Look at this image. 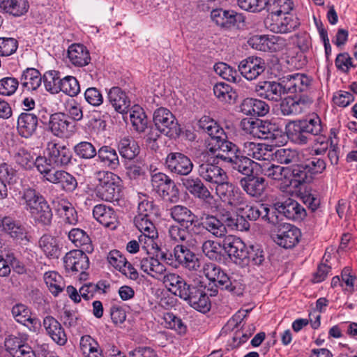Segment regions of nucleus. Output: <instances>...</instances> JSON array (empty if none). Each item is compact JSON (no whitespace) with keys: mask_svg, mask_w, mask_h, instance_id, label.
<instances>
[{"mask_svg":"<svg viewBox=\"0 0 357 357\" xmlns=\"http://www.w3.org/2000/svg\"><path fill=\"white\" fill-rule=\"evenodd\" d=\"M130 119L132 126L138 132H144L147 128L148 119L143 109L139 106H135L130 114Z\"/></svg>","mask_w":357,"mask_h":357,"instance_id":"052dcab7","label":"nucleus"},{"mask_svg":"<svg viewBox=\"0 0 357 357\" xmlns=\"http://www.w3.org/2000/svg\"><path fill=\"white\" fill-rule=\"evenodd\" d=\"M44 279L50 291L54 296H58L63 291L64 285L61 283L62 278L56 272H46L44 275Z\"/></svg>","mask_w":357,"mask_h":357,"instance_id":"0e129e2a","label":"nucleus"},{"mask_svg":"<svg viewBox=\"0 0 357 357\" xmlns=\"http://www.w3.org/2000/svg\"><path fill=\"white\" fill-rule=\"evenodd\" d=\"M42 77L40 72L35 68H26L23 71L20 78V84L28 91H35L40 85Z\"/></svg>","mask_w":357,"mask_h":357,"instance_id":"49530a36","label":"nucleus"},{"mask_svg":"<svg viewBox=\"0 0 357 357\" xmlns=\"http://www.w3.org/2000/svg\"><path fill=\"white\" fill-rule=\"evenodd\" d=\"M261 171L264 176L273 180L279 181L284 178L285 179V182L287 183V167H284L280 165L271 164L263 166Z\"/></svg>","mask_w":357,"mask_h":357,"instance_id":"338daca9","label":"nucleus"},{"mask_svg":"<svg viewBox=\"0 0 357 357\" xmlns=\"http://www.w3.org/2000/svg\"><path fill=\"white\" fill-rule=\"evenodd\" d=\"M96 178L98 183L95 188V193L98 198L110 202L119 199V176L112 172L99 171L96 173Z\"/></svg>","mask_w":357,"mask_h":357,"instance_id":"20e7f679","label":"nucleus"},{"mask_svg":"<svg viewBox=\"0 0 357 357\" xmlns=\"http://www.w3.org/2000/svg\"><path fill=\"white\" fill-rule=\"evenodd\" d=\"M305 167L309 172V174L312 176V178L319 174H321L326 169L325 160L318 156H312L303 161Z\"/></svg>","mask_w":357,"mask_h":357,"instance_id":"774afa93","label":"nucleus"},{"mask_svg":"<svg viewBox=\"0 0 357 357\" xmlns=\"http://www.w3.org/2000/svg\"><path fill=\"white\" fill-rule=\"evenodd\" d=\"M282 79L285 93L307 91L312 81L310 77L303 73L289 74Z\"/></svg>","mask_w":357,"mask_h":357,"instance_id":"412c9836","label":"nucleus"},{"mask_svg":"<svg viewBox=\"0 0 357 357\" xmlns=\"http://www.w3.org/2000/svg\"><path fill=\"white\" fill-rule=\"evenodd\" d=\"M265 61L261 57L249 56L242 60L238 65V70L248 80H253L261 75L266 70Z\"/></svg>","mask_w":357,"mask_h":357,"instance_id":"2eb2a0df","label":"nucleus"},{"mask_svg":"<svg viewBox=\"0 0 357 357\" xmlns=\"http://www.w3.org/2000/svg\"><path fill=\"white\" fill-rule=\"evenodd\" d=\"M253 163L254 162L248 157L245 156L242 152L233 159L231 158L230 161L227 162L232 170L236 171L245 176L253 174Z\"/></svg>","mask_w":357,"mask_h":357,"instance_id":"a18cd8bd","label":"nucleus"},{"mask_svg":"<svg viewBox=\"0 0 357 357\" xmlns=\"http://www.w3.org/2000/svg\"><path fill=\"white\" fill-rule=\"evenodd\" d=\"M171 218L181 226L188 225V222L192 218H195L196 215L187 206L175 205L169 208Z\"/></svg>","mask_w":357,"mask_h":357,"instance_id":"3c124183","label":"nucleus"},{"mask_svg":"<svg viewBox=\"0 0 357 357\" xmlns=\"http://www.w3.org/2000/svg\"><path fill=\"white\" fill-rule=\"evenodd\" d=\"M120 155L126 161L133 160L139 153L140 149L137 142L131 137H123L117 144Z\"/></svg>","mask_w":357,"mask_h":357,"instance_id":"58836bf2","label":"nucleus"},{"mask_svg":"<svg viewBox=\"0 0 357 357\" xmlns=\"http://www.w3.org/2000/svg\"><path fill=\"white\" fill-rule=\"evenodd\" d=\"M241 111L246 115L262 116L268 112L269 107L263 100L248 98L241 103Z\"/></svg>","mask_w":357,"mask_h":357,"instance_id":"c9c22d12","label":"nucleus"},{"mask_svg":"<svg viewBox=\"0 0 357 357\" xmlns=\"http://www.w3.org/2000/svg\"><path fill=\"white\" fill-rule=\"evenodd\" d=\"M17 171L7 163L0 165V199L7 197L8 190L5 181L8 184L15 183L17 180Z\"/></svg>","mask_w":357,"mask_h":357,"instance_id":"79ce46f5","label":"nucleus"},{"mask_svg":"<svg viewBox=\"0 0 357 357\" xmlns=\"http://www.w3.org/2000/svg\"><path fill=\"white\" fill-rule=\"evenodd\" d=\"M255 92L264 99L278 102L282 100V96L285 94L282 79L281 82L275 81H264L259 82L255 86Z\"/></svg>","mask_w":357,"mask_h":357,"instance_id":"6ab92c4d","label":"nucleus"},{"mask_svg":"<svg viewBox=\"0 0 357 357\" xmlns=\"http://www.w3.org/2000/svg\"><path fill=\"white\" fill-rule=\"evenodd\" d=\"M1 227L5 233L19 243L26 244L29 241L27 231L20 221L10 217H4L1 220Z\"/></svg>","mask_w":357,"mask_h":357,"instance_id":"5701e85b","label":"nucleus"},{"mask_svg":"<svg viewBox=\"0 0 357 357\" xmlns=\"http://www.w3.org/2000/svg\"><path fill=\"white\" fill-rule=\"evenodd\" d=\"M302 121L311 138L318 136L316 140L318 143L323 144L326 137L322 134L323 126L321 119L317 114H314L311 117Z\"/></svg>","mask_w":357,"mask_h":357,"instance_id":"8fccbe9b","label":"nucleus"},{"mask_svg":"<svg viewBox=\"0 0 357 357\" xmlns=\"http://www.w3.org/2000/svg\"><path fill=\"white\" fill-rule=\"evenodd\" d=\"M68 56L71 63L79 67L88 65L91 61L89 51L82 44L74 43L69 46Z\"/></svg>","mask_w":357,"mask_h":357,"instance_id":"f704fd0d","label":"nucleus"},{"mask_svg":"<svg viewBox=\"0 0 357 357\" xmlns=\"http://www.w3.org/2000/svg\"><path fill=\"white\" fill-rule=\"evenodd\" d=\"M73 151L79 159L91 160L96 156L98 150L92 143L82 141L74 146Z\"/></svg>","mask_w":357,"mask_h":357,"instance_id":"13d9d810","label":"nucleus"},{"mask_svg":"<svg viewBox=\"0 0 357 357\" xmlns=\"http://www.w3.org/2000/svg\"><path fill=\"white\" fill-rule=\"evenodd\" d=\"M282 215L289 220L301 221L306 216V211L297 201L287 198L280 202Z\"/></svg>","mask_w":357,"mask_h":357,"instance_id":"c85d7f7f","label":"nucleus"},{"mask_svg":"<svg viewBox=\"0 0 357 357\" xmlns=\"http://www.w3.org/2000/svg\"><path fill=\"white\" fill-rule=\"evenodd\" d=\"M40 119L33 112H23L17 119V131L20 136L29 139L36 134Z\"/></svg>","mask_w":357,"mask_h":357,"instance_id":"4468645a","label":"nucleus"},{"mask_svg":"<svg viewBox=\"0 0 357 357\" xmlns=\"http://www.w3.org/2000/svg\"><path fill=\"white\" fill-rule=\"evenodd\" d=\"M94 218L105 227L114 229L117 225V215L112 207L105 204H97L93 207Z\"/></svg>","mask_w":357,"mask_h":357,"instance_id":"a878e982","label":"nucleus"},{"mask_svg":"<svg viewBox=\"0 0 357 357\" xmlns=\"http://www.w3.org/2000/svg\"><path fill=\"white\" fill-rule=\"evenodd\" d=\"M42 79L47 91L53 94L60 91V83H61L62 79L59 76V72L56 70L46 72Z\"/></svg>","mask_w":357,"mask_h":357,"instance_id":"680f3d73","label":"nucleus"},{"mask_svg":"<svg viewBox=\"0 0 357 357\" xmlns=\"http://www.w3.org/2000/svg\"><path fill=\"white\" fill-rule=\"evenodd\" d=\"M180 185L195 198L202 200L205 204L211 206L214 197L204 184L199 176L188 175L180 178Z\"/></svg>","mask_w":357,"mask_h":357,"instance_id":"0eeeda50","label":"nucleus"},{"mask_svg":"<svg viewBox=\"0 0 357 357\" xmlns=\"http://www.w3.org/2000/svg\"><path fill=\"white\" fill-rule=\"evenodd\" d=\"M185 295L184 294L183 300L194 309L199 312H207L210 310L211 303L202 286H197L188 283L186 288Z\"/></svg>","mask_w":357,"mask_h":357,"instance_id":"9d476101","label":"nucleus"},{"mask_svg":"<svg viewBox=\"0 0 357 357\" xmlns=\"http://www.w3.org/2000/svg\"><path fill=\"white\" fill-rule=\"evenodd\" d=\"M47 155L50 162L54 166L63 167L71 162L73 154L64 145L50 142L47 147Z\"/></svg>","mask_w":357,"mask_h":357,"instance_id":"aec40b11","label":"nucleus"},{"mask_svg":"<svg viewBox=\"0 0 357 357\" xmlns=\"http://www.w3.org/2000/svg\"><path fill=\"white\" fill-rule=\"evenodd\" d=\"M26 209L36 223L43 226L52 224L53 213L45 197L32 188H24L22 195Z\"/></svg>","mask_w":357,"mask_h":357,"instance_id":"f03ea898","label":"nucleus"},{"mask_svg":"<svg viewBox=\"0 0 357 357\" xmlns=\"http://www.w3.org/2000/svg\"><path fill=\"white\" fill-rule=\"evenodd\" d=\"M197 162V174L206 182L214 184L216 186L222 184L226 180H228V176L226 172L220 167L216 165L215 160L217 158H213V160L207 156V153L202 152L200 158Z\"/></svg>","mask_w":357,"mask_h":357,"instance_id":"39448f33","label":"nucleus"},{"mask_svg":"<svg viewBox=\"0 0 357 357\" xmlns=\"http://www.w3.org/2000/svg\"><path fill=\"white\" fill-rule=\"evenodd\" d=\"M162 282L169 292L183 299L188 284L184 278L176 273H167L163 275Z\"/></svg>","mask_w":357,"mask_h":357,"instance_id":"2f4dec72","label":"nucleus"},{"mask_svg":"<svg viewBox=\"0 0 357 357\" xmlns=\"http://www.w3.org/2000/svg\"><path fill=\"white\" fill-rule=\"evenodd\" d=\"M84 250H73L66 254L63 263L68 272H82L89 268V259Z\"/></svg>","mask_w":357,"mask_h":357,"instance_id":"dca6fc26","label":"nucleus"},{"mask_svg":"<svg viewBox=\"0 0 357 357\" xmlns=\"http://www.w3.org/2000/svg\"><path fill=\"white\" fill-rule=\"evenodd\" d=\"M43 325L47 334L58 345L63 346L67 342V335L61 324L53 317L44 318Z\"/></svg>","mask_w":357,"mask_h":357,"instance_id":"393cba45","label":"nucleus"},{"mask_svg":"<svg viewBox=\"0 0 357 357\" xmlns=\"http://www.w3.org/2000/svg\"><path fill=\"white\" fill-rule=\"evenodd\" d=\"M166 169L172 174L183 177L190 175L194 169L191 159L181 152H170L165 161Z\"/></svg>","mask_w":357,"mask_h":357,"instance_id":"6e6552de","label":"nucleus"},{"mask_svg":"<svg viewBox=\"0 0 357 357\" xmlns=\"http://www.w3.org/2000/svg\"><path fill=\"white\" fill-rule=\"evenodd\" d=\"M68 238L76 247L80 248V250H84L87 253H91L93 251L91 240L83 229H72L68 233Z\"/></svg>","mask_w":357,"mask_h":357,"instance_id":"37998d69","label":"nucleus"},{"mask_svg":"<svg viewBox=\"0 0 357 357\" xmlns=\"http://www.w3.org/2000/svg\"><path fill=\"white\" fill-rule=\"evenodd\" d=\"M241 125L243 130L253 137L272 142H280V139L284 136L282 126L275 121L243 119Z\"/></svg>","mask_w":357,"mask_h":357,"instance_id":"7ed1b4c3","label":"nucleus"},{"mask_svg":"<svg viewBox=\"0 0 357 357\" xmlns=\"http://www.w3.org/2000/svg\"><path fill=\"white\" fill-rule=\"evenodd\" d=\"M213 93L217 98L226 103H234L237 98L236 92L228 84L217 83L213 86Z\"/></svg>","mask_w":357,"mask_h":357,"instance_id":"5fc2aeb1","label":"nucleus"},{"mask_svg":"<svg viewBox=\"0 0 357 357\" xmlns=\"http://www.w3.org/2000/svg\"><path fill=\"white\" fill-rule=\"evenodd\" d=\"M153 122L160 132L169 138L176 139L181 135L180 125L174 114L167 108L160 107L154 112Z\"/></svg>","mask_w":357,"mask_h":357,"instance_id":"423d86ee","label":"nucleus"},{"mask_svg":"<svg viewBox=\"0 0 357 357\" xmlns=\"http://www.w3.org/2000/svg\"><path fill=\"white\" fill-rule=\"evenodd\" d=\"M239 184L248 195L255 199L261 197L268 186L265 178L253 174L241 178Z\"/></svg>","mask_w":357,"mask_h":357,"instance_id":"f3484780","label":"nucleus"},{"mask_svg":"<svg viewBox=\"0 0 357 357\" xmlns=\"http://www.w3.org/2000/svg\"><path fill=\"white\" fill-rule=\"evenodd\" d=\"M301 236V231L296 226L288 223L280 224L278 226L274 241L284 248H292L299 242Z\"/></svg>","mask_w":357,"mask_h":357,"instance_id":"f8f14e48","label":"nucleus"},{"mask_svg":"<svg viewBox=\"0 0 357 357\" xmlns=\"http://www.w3.org/2000/svg\"><path fill=\"white\" fill-rule=\"evenodd\" d=\"M12 314L16 321L24 325H26V322L33 326L40 324L38 319L32 318L30 309L22 303L15 304L12 307Z\"/></svg>","mask_w":357,"mask_h":357,"instance_id":"09e8293b","label":"nucleus"},{"mask_svg":"<svg viewBox=\"0 0 357 357\" xmlns=\"http://www.w3.org/2000/svg\"><path fill=\"white\" fill-rule=\"evenodd\" d=\"M109 103L115 111L124 114L128 112L130 100L126 93L119 86L112 87L107 93Z\"/></svg>","mask_w":357,"mask_h":357,"instance_id":"bb28decb","label":"nucleus"},{"mask_svg":"<svg viewBox=\"0 0 357 357\" xmlns=\"http://www.w3.org/2000/svg\"><path fill=\"white\" fill-rule=\"evenodd\" d=\"M215 192L223 202L231 206L239 208L241 206H244L247 202L246 197L240 189L229 182L228 180L224 181L219 186H216Z\"/></svg>","mask_w":357,"mask_h":357,"instance_id":"1a4fd4ad","label":"nucleus"},{"mask_svg":"<svg viewBox=\"0 0 357 357\" xmlns=\"http://www.w3.org/2000/svg\"><path fill=\"white\" fill-rule=\"evenodd\" d=\"M56 211L66 224L74 225L77 223V213L71 204L59 203L56 208Z\"/></svg>","mask_w":357,"mask_h":357,"instance_id":"e2e57ef3","label":"nucleus"},{"mask_svg":"<svg viewBox=\"0 0 357 357\" xmlns=\"http://www.w3.org/2000/svg\"><path fill=\"white\" fill-rule=\"evenodd\" d=\"M71 124L68 115L62 112L51 114L48 122L49 130L54 135L59 137L69 131Z\"/></svg>","mask_w":357,"mask_h":357,"instance_id":"7c9ffc66","label":"nucleus"},{"mask_svg":"<svg viewBox=\"0 0 357 357\" xmlns=\"http://www.w3.org/2000/svg\"><path fill=\"white\" fill-rule=\"evenodd\" d=\"M211 18L217 26L225 29H229L235 26L238 22H243L241 14L233 10L222 8L213 9L211 12Z\"/></svg>","mask_w":357,"mask_h":357,"instance_id":"a211bd4d","label":"nucleus"},{"mask_svg":"<svg viewBox=\"0 0 357 357\" xmlns=\"http://www.w3.org/2000/svg\"><path fill=\"white\" fill-rule=\"evenodd\" d=\"M157 193L171 203L178 202L180 198L179 190L172 178L163 185Z\"/></svg>","mask_w":357,"mask_h":357,"instance_id":"bf43d9fd","label":"nucleus"},{"mask_svg":"<svg viewBox=\"0 0 357 357\" xmlns=\"http://www.w3.org/2000/svg\"><path fill=\"white\" fill-rule=\"evenodd\" d=\"M287 132L289 137L299 145L306 144L312 139L302 120L293 121Z\"/></svg>","mask_w":357,"mask_h":357,"instance_id":"ea45409f","label":"nucleus"},{"mask_svg":"<svg viewBox=\"0 0 357 357\" xmlns=\"http://www.w3.org/2000/svg\"><path fill=\"white\" fill-rule=\"evenodd\" d=\"M139 266L142 271L153 278H158L166 271V267L158 259L146 257L141 259Z\"/></svg>","mask_w":357,"mask_h":357,"instance_id":"c03bdc74","label":"nucleus"},{"mask_svg":"<svg viewBox=\"0 0 357 357\" xmlns=\"http://www.w3.org/2000/svg\"><path fill=\"white\" fill-rule=\"evenodd\" d=\"M204 275L208 280V284L204 289L210 296H215L219 290L227 291L234 296H242L243 294V285L236 280H231L230 277L218 266L213 263L205 264L203 268Z\"/></svg>","mask_w":357,"mask_h":357,"instance_id":"f257e3e1","label":"nucleus"},{"mask_svg":"<svg viewBox=\"0 0 357 357\" xmlns=\"http://www.w3.org/2000/svg\"><path fill=\"white\" fill-rule=\"evenodd\" d=\"M266 6L268 10L276 16L289 14L293 9L291 0H267Z\"/></svg>","mask_w":357,"mask_h":357,"instance_id":"4d7b16f0","label":"nucleus"},{"mask_svg":"<svg viewBox=\"0 0 357 357\" xmlns=\"http://www.w3.org/2000/svg\"><path fill=\"white\" fill-rule=\"evenodd\" d=\"M282 210L280 206V201L276 202L271 206L263 204L261 220L273 225H280Z\"/></svg>","mask_w":357,"mask_h":357,"instance_id":"864d4df0","label":"nucleus"},{"mask_svg":"<svg viewBox=\"0 0 357 357\" xmlns=\"http://www.w3.org/2000/svg\"><path fill=\"white\" fill-rule=\"evenodd\" d=\"M134 223L142 234L139 236V242L144 241L147 238L151 241L158 237V232L150 216L146 215H137L134 218Z\"/></svg>","mask_w":357,"mask_h":357,"instance_id":"c756f323","label":"nucleus"},{"mask_svg":"<svg viewBox=\"0 0 357 357\" xmlns=\"http://www.w3.org/2000/svg\"><path fill=\"white\" fill-rule=\"evenodd\" d=\"M174 262L190 270H197L200 266L196 255L184 245H177L174 248Z\"/></svg>","mask_w":357,"mask_h":357,"instance_id":"4be33fe9","label":"nucleus"},{"mask_svg":"<svg viewBox=\"0 0 357 357\" xmlns=\"http://www.w3.org/2000/svg\"><path fill=\"white\" fill-rule=\"evenodd\" d=\"M245 252V259H243L241 266L249 264L260 266L265 261L264 252L259 245L247 247Z\"/></svg>","mask_w":357,"mask_h":357,"instance_id":"603ef678","label":"nucleus"},{"mask_svg":"<svg viewBox=\"0 0 357 357\" xmlns=\"http://www.w3.org/2000/svg\"><path fill=\"white\" fill-rule=\"evenodd\" d=\"M280 22L271 24V30L275 33H289L296 29L300 23L298 19L293 15L287 14Z\"/></svg>","mask_w":357,"mask_h":357,"instance_id":"6e6d98bb","label":"nucleus"},{"mask_svg":"<svg viewBox=\"0 0 357 357\" xmlns=\"http://www.w3.org/2000/svg\"><path fill=\"white\" fill-rule=\"evenodd\" d=\"M47 181L54 184H59L66 192H73L77 187V181L75 176L63 170L54 171L49 175Z\"/></svg>","mask_w":357,"mask_h":357,"instance_id":"72a5a7b5","label":"nucleus"},{"mask_svg":"<svg viewBox=\"0 0 357 357\" xmlns=\"http://www.w3.org/2000/svg\"><path fill=\"white\" fill-rule=\"evenodd\" d=\"M29 8L27 0H0V10L15 17L25 15Z\"/></svg>","mask_w":357,"mask_h":357,"instance_id":"e433bc0d","label":"nucleus"},{"mask_svg":"<svg viewBox=\"0 0 357 357\" xmlns=\"http://www.w3.org/2000/svg\"><path fill=\"white\" fill-rule=\"evenodd\" d=\"M202 251L212 261L225 263L227 260L223 249V242L220 243L211 240L206 241L202 244Z\"/></svg>","mask_w":357,"mask_h":357,"instance_id":"a19ab883","label":"nucleus"},{"mask_svg":"<svg viewBox=\"0 0 357 357\" xmlns=\"http://www.w3.org/2000/svg\"><path fill=\"white\" fill-rule=\"evenodd\" d=\"M98 161L110 170L115 171L120 166L119 155L115 148L109 145L100 146L97 152Z\"/></svg>","mask_w":357,"mask_h":357,"instance_id":"473e14b6","label":"nucleus"},{"mask_svg":"<svg viewBox=\"0 0 357 357\" xmlns=\"http://www.w3.org/2000/svg\"><path fill=\"white\" fill-rule=\"evenodd\" d=\"M275 158L280 164H295L299 161V153L295 149H279L275 152Z\"/></svg>","mask_w":357,"mask_h":357,"instance_id":"69168bd1","label":"nucleus"},{"mask_svg":"<svg viewBox=\"0 0 357 357\" xmlns=\"http://www.w3.org/2000/svg\"><path fill=\"white\" fill-rule=\"evenodd\" d=\"M208 151L214 154L215 158L220 159L226 163L242 152L236 144L227 139L210 147Z\"/></svg>","mask_w":357,"mask_h":357,"instance_id":"b1692460","label":"nucleus"},{"mask_svg":"<svg viewBox=\"0 0 357 357\" xmlns=\"http://www.w3.org/2000/svg\"><path fill=\"white\" fill-rule=\"evenodd\" d=\"M304 162L301 163H295L291 166L287 167V184L290 186L292 181L298 184L310 183L312 181V176L309 174V172L305 167Z\"/></svg>","mask_w":357,"mask_h":357,"instance_id":"cd10ccee","label":"nucleus"},{"mask_svg":"<svg viewBox=\"0 0 357 357\" xmlns=\"http://www.w3.org/2000/svg\"><path fill=\"white\" fill-rule=\"evenodd\" d=\"M39 245L49 258L58 259L61 255L58 240L50 235H43L39 240Z\"/></svg>","mask_w":357,"mask_h":357,"instance_id":"de8ad7c7","label":"nucleus"},{"mask_svg":"<svg viewBox=\"0 0 357 357\" xmlns=\"http://www.w3.org/2000/svg\"><path fill=\"white\" fill-rule=\"evenodd\" d=\"M278 37L275 36L256 35L251 37L248 43L253 49L263 52L276 51Z\"/></svg>","mask_w":357,"mask_h":357,"instance_id":"4c0bfd02","label":"nucleus"},{"mask_svg":"<svg viewBox=\"0 0 357 357\" xmlns=\"http://www.w3.org/2000/svg\"><path fill=\"white\" fill-rule=\"evenodd\" d=\"M246 245L238 237L226 236L223 239V249L226 257H228L236 264L241 266L245 259Z\"/></svg>","mask_w":357,"mask_h":357,"instance_id":"ddd939ff","label":"nucleus"},{"mask_svg":"<svg viewBox=\"0 0 357 357\" xmlns=\"http://www.w3.org/2000/svg\"><path fill=\"white\" fill-rule=\"evenodd\" d=\"M201 220H203L205 230L218 238L225 236L226 225H232L233 221L231 213L229 211H225V213L220 215V218L213 215H204L201 218Z\"/></svg>","mask_w":357,"mask_h":357,"instance_id":"9b49d317","label":"nucleus"}]
</instances>
